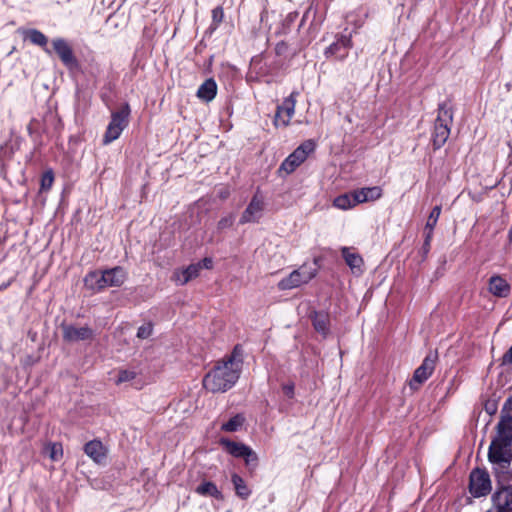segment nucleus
<instances>
[{
    "label": "nucleus",
    "mask_w": 512,
    "mask_h": 512,
    "mask_svg": "<svg viewBox=\"0 0 512 512\" xmlns=\"http://www.w3.org/2000/svg\"><path fill=\"white\" fill-rule=\"evenodd\" d=\"M436 355H427L422 364L415 370L412 379L409 382L410 388L416 390L422 385L433 373L436 363Z\"/></svg>",
    "instance_id": "nucleus-12"
},
{
    "label": "nucleus",
    "mask_w": 512,
    "mask_h": 512,
    "mask_svg": "<svg viewBox=\"0 0 512 512\" xmlns=\"http://www.w3.org/2000/svg\"><path fill=\"white\" fill-rule=\"evenodd\" d=\"M127 278V273L122 267H114L99 272L93 271L86 275L84 282L86 287L94 291H101L107 287H119Z\"/></svg>",
    "instance_id": "nucleus-2"
},
{
    "label": "nucleus",
    "mask_w": 512,
    "mask_h": 512,
    "mask_svg": "<svg viewBox=\"0 0 512 512\" xmlns=\"http://www.w3.org/2000/svg\"><path fill=\"white\" fill-rule=\"evenodd\" d=\"M352 36L353 32L347 33L346 30L338 34L335 41L325 49L324 54L326 58H335L339 61L345 60L353 46Z\"/></svg>",
    "instance_id": "nucleus-8"
},
{
    "label": "nucleus",
    "mask_w": 512,
    "mask_h": 512,
    "mask_svg": "<svg viewBox=\"0 0 512 512\" xmlns=\"http://www.w3.org/2000/svg\"><path fill=\"white\" fill-rule=\"evenodd\" d=\"M53 182H54L53 171L52 170L45 171L41 177V182H40L41 190L42 191L49 190L52 187Z\"/></svg>",
    "instance_id": "nucleus-34"
},
{
    "label": "nucleus",
    "mask_w": 512,
    "mask_h": 512,
    "mask_svg": "<svg viewBox=\"0 0 512 512\" xmlns=\"http://www.w3.org/2000/svg\"><path fill=\"white\" fill-rule=\"evenodd\" d=\"M45 452L48 453V456L52 461H59L63 456L62 445L58 442L47 444Z\"/></svg>",
    "instance_id": "nucleus-31"
},
{
    "label": "nucleus",
    "mask_w": 512,
    "mask_h": 512,
    "mask_svg": "<svg viewBox=\"0 0 512 512\" xmlns=\"http://www.w3.org/2000/svg\"><path fill=\"white\" fill-rule=\"evenodd\" d=\"M201 269H202L201 263L191 264L184 269L176 270L173 273L172 280L177 285H185L190 280L196 278L199 275V272L201 271Z\"/></svg>",
    "instance_id": "nucleus-16"
},
{
    "label": "nucleus",
    "mask_w": 512,
    "mask_h": 512,
    "mask_svg": "<svg viewBox=\"0 0 512 512\" xmlns=\"http://www.w3.org/2000/svg\"><path fill=\"white\" fill-rule=\"evenodd\" d=\"M137 373L134 370L130 369H123L118 371L117 379L115 380V383L117 385L122 383L131 382L136 378Z\"/></svg>",
    "instance_id": "nucleus-33"
},
{
    "label": "nucleus",
    "mask_w": 512,
    "mask_h": 512,
    "mask_svg": "<svg viewBox=\"0 0 512 512\" xmlns=\"http://www.w3.org/2000/svg\"><path fill=\"white\" fill-rule=\"evenodd\" d=\"M341 254L353 274L360 275L363 272V258L349 247H342Z\"/></svg>",
    "instance_id": "nucleus-17"
},
{
    "label": "nucleus",
    "mask_w": 512,
    "mask_h": 512,
    "mask_svg": "<svg viewBox=\"0 0 512 512\" xmlns=\"http://www.w3.org/2000/svg\"><path fill=\"white\" fill-rule=\"evenodd\" d=\"M219 443L227 453L236 458H241L249 448V446L243 443L235 442L227 438H221Z\"/></svg>",
    "instance_id": "nucleus-21"
},
{
    "label": "nucleus",
    "mask_w": 512,
    "mask_h": 512,
    "mask_svg": "<svg viewBox=\"0 0 512 512\" xmlns=\"http://www.w3.org/2000/svg\"><path fill=\"white\" fill-rule=\"evenodd\" d=\"M469 490L474 497L489 494L492 490L489 473L484 469H474L470 474Z\"/></svg>",
    "instance_id": "nucleus-9"
},
{
    "label": "nucleus",
    "mask_w": 512,
    "mask_h": 512,
    "mask_svg": "<svg viewBox=\"0 0 512 512\" xmlns=\"http://www.w3.org/2000/svg\"><path fill=\"white\" fill-rule=\"evenodd\" d=\"M217 94V84L214 79L205 80L197 90V97L205 102L212 101Z\"/></svg>",
    "instance_id": "nucleus-20"
},
{
    "label": "nucleus",
    "mask_w": 512,
    "mask_h": 512,
    "mask_svg": "<svg viewBox=\"0 0 512 512\" xmlns=\"http://www.w3.org/2000/svg\"><path fill=\"white\" fill-rule=\"evenodd\" d=\"M227 512H230V511H227Z\"/></svg>",
    "instance_id": "nucleus-43"
},
{
    "label": "nucleus",
    "mask_w": 512,
    "mask_h": 512,
    "mask_svg": "<svg viewBox=\"0 0 512 512\" xmlns=\"http://www.w3.org/2000/svg\"><path fill=\"white\" fill-rule=\"evenodd\" d=\"M264 207V197L259 192H256L242 213L239 223L246 224L258 222L263 215Z\"/></svg>",
    "instance_id": "nucleus-11"
},
{
    "label": "nucleus",
    "mask_w": 512,
    "mask_h": 512,
    "mask_svg": "<svg viewBox=\"0 0 512 512\" xmlns=\"http://www.w3.org/2000/svg\"><path fill=\"white\" fill-rule=\"evenodd\" d=\"M333 205L341 210H348L357 205L355 195L352 192L351 194H343L336 197L333 201Z\"/></svg>",
    "instance_id": "nucleus-27"
},
{
    "label": "nucleus",
    "mask_w": 512,
    "mask_h": 512,
    "mask_svg": "<svg viewBox=\"0 0 512 512\" xmlns=\"http://www.w3.org/2000/svg\"><path fill=\"white\" fill-rule=\"evenodd\" d=\"M497 437L493 440L500 444H506V446H512V423H498L497 425Z\"/></svg>",
    "instance_id": "nucleus-23"
},
{
    "label": "nucleus",
    "mask_w": 512,
    "mask_h": 512,
    "mask_svg": "<svg viewBox=\"0 0 512 512\" xmlns=\"http://www.w3.org/2000/svg\"><path fill=\"white\" fill-rule=\"evenodd\" d=\"M130 112L128 104L123 105L118 111L112 112L111 120L103 136L104 144H109L120 137L128 125Z\"/></svg>",
    "instance_id": "nucleus-6"
},
{
    "label": "nucleus",
    "mask_w": 512,
    "mask_h": 512,
    "mask_svg": "<svg viewBox=\"0 0 512 512\" xmlns=\"http://www.w3.org/2000/svg\"><path fill=\"white\" fill-rule=\"evenodd\" d=\"M245 422V418L241 414H237L221 425V430L225 432H236L241 429Z\"/></svg>",
    "instance_id": "nucleus-28"
},
{
    "label": "nucleus",
    "mask_w": 512,
    "mask_h": 512,
    "mask_svg": "<svg viewBox=\"0 0 512 512\" xmlns=\"http://www.w3.org/2000/svg\"><path fill=\"white\" fill-rule=\"evenodd\" d=\"M312 324L318 333L326 336L329 332V315L325 312H315L312 317Z\"/></svg>",
    "instance_id": "nucleus-24"
},
{
    "label": "nucleus",
    "mask_w": 512,
    "mask_h": 512,
    "mask_svg": "<svg viewBox=\"0 0 512 512\" xmlns=\"http://www.w3.org/2000/svg\"><path fill=\"white\" fill-rule=\"evenodd\" d=\"M25 38L28 39L31 43L38 45L40 47H46L48 43L47 37L37 29H29L25 32Z\"/></svg>",
    "instance_id": "nucleus-29"
},
{
    "label": "nucleus",
    "mask_w": 512,
    "mask_h": 512,
    "mask_svg": "<svg viewBox=\"0 0 512 512\" xmlns=\"http://www.w3.org/2000/svg\"><path fill=\"white\" fill-rule=\"evenodd\" d=\"M224 13L221 7H216L212 10V18L216 23H220L223 19Z\"/></svg>",
    "instance_id": "nucleus-38"
},
{
    "label": "nucleus",
    "mask_w": 512,
    "mask_h": 512,
    "mask_svg": "<svg viewBox=\"0 0 512 512\" xmlns=\"http://www.w3.org/2000/svg\"><path fill=\"white\" fill-rule=\"evenodd\" d=\"M84 452L95 463L102 464L106 460L108 449L100 440L94 439L84 445Z\"/></svg>",
    "instance_id": "nucleus-15"
},
{
    "label": "nucleus",
    "mask_w": 512,
    "mask_h": 512,
    "mask_svg": "<svg viewBox=\"0 0 512 512\" xmlns=\"http://www.w3.org/2000/svg\"><path fill=\"white\" fill-rule=\"evenodd\" d=\"M241 458H244L246 465H257L258 456L250 447Z\"/></svg>",
    "instance_id": "nucleus-36"
},
{
    "label": "nucleus",
    "mask_w": 512,
    "mask_h": 512,
    "mask_svg": "<svg viewBox=\"0 0 512 512\" xmlns=\"http://www.w3.org/2000/svg\"><path fill=\"white\" fill-rule=\"evenodd\" d=\"M298 95L299 93L297 91H293L283 100L282 104L277 107L274 118L275 126L286 127L290 123V120L295 113V106Z\"/></svg>",
    "instance_id": "nucleus-10"
},
{
    "label": "nucleus",
    "mask_w": 512,
    "mask_h": 512,
    "mask_svg": "<svg viewBox=\"0 0 512 512\" xmlns=\"http://www.w3.org/2000/svg\"><path fill=\"white\" fill-rule=\"evenodd\" d=\"M488 459L496 474L507 473L511 466V446L492 441L488 451Z\"/></svg>",
    "instance_id": "nucleus-5"
},
{
    "label": "nucleus",
    "mask_w": 512,
    "mask_h": 512,
    "mask_svg": "<svg viewBox=\"0 0 512 512\" xmlns=\"http://www.w3.org/2000/svg\"><path fill=\"white\" fill-rule=\"evenodd\" d=\"M489 292L499 298H505L510 294L509 283L500 275H493L488 281Z\"/></svg>",
    "instance_id": "nucleus-18"
},
{
    "label": "nucleus",
    "mask_w": 512,
    "mask_h": 512,
    "mask_svg": "<svg viewBox=\"0 0 512 512\" xmlns=\"http://www.w3.org/2000/svg\"><path fill=\"white\" fill-rule=\"evenodd\" d=\"M153 331L152 325L150 323L144 324L138 328L137 337L140 339H147L151 336Z\"/></svg>",
    "instance_id": "nucleus-35"
},
{
    "label": "nucleus",
    "mask_w": 512,
    "mask_h": 512,
    "mask_svg": "<svg viewBox=\"0 0 512 512\" xmlns=\"http://www.w3.org/2000/svg\"><path fill=\"white\" fill-rule=\"evenodd\" d=\"M199 263L202 264V269L203 268H206V269H211L212 268V265H213V261L211 258H204L202 261H200Z\"/></svg>",
    "instance_id": "nucleus-40"
},
{
    "label": "nucleus",
    "mask_w": 512,
    "mask_h": 512,
    "mask_svg": "<svg viewBox=\"0 0 512 512\" xmlns=\"http://www.w3.org/2000/svg\"><path fill=\"white\" fill-rule=\"evenodd\" d=\"M53 49L67 67H74L77 60L69 43L63 38H56L52 41Z\"/></svg>",
    "instance_id": "nucleus-14"
},
{
    "label": "nucleus",
    "mask_w": 512,
    "mask_h": 512,
    "mask_svg": "<svg viewBox=\"0 0 512 512\" xmlns=\"http://www.w3.org/2000/svg\"><path fill=\"white\" fill-rule=\"evenodd\" d=\"M362 24H363V21H362V20H360V21L358 22V24L356 25V28L361 27V26H362Z\"/></svg>",
    "instance_id": "nucleus-42"
},
{
    "label": "nucleus",
    "mask_w": 512,
    "mask_h": 512,
    "mask_svg": "<svg viewBox=\"0 0 512 512\" xmlns=\"http://www.w3.org/2000/svg\"><path fill=\"white\" fill-rule=\"evenodd\" d=\"M440 214H441V206H438V205L435 206L429 214V217H428V220L426 223V227H425L426 229L429 230L426 240H425L426 245H429L432 230L434 229L435 225L437 224Z\"/></svg>",
    "instance_id": "nucleus-30"
},
{
    "label": "nucleus",
    "mask_w": 512,
    "mask_h": 512,
    "mask_svg": "<svg viewBox=\"0 0 512 512\" xmlns=\"http://www.w3.org/2000/svg\"><path fill=\"white\" fill-rule=\"evenodd\" d=\"M499 423H512V396L504 402Z\"/></svg>",
    "instance_id": "nucleus-32"
},
{
    "label": "nucleus",
    "mask_w": 512,
    "mask_h": 512,
    "mask_svg": "<svg viewBox=\"0 0 512 512\" xmlns=\"http://www.w3.org/2000/svg\"><path fill=\"white\" fill-rule=\"evenodd\" d=\"M63 339L67 342H77L91 339L93 330L88 326L62 325Z\"/></svg>",
    "instance_id": "nucleus-13"
},
{
    "label": "nucleus",
    "mask_w": 512,
    "mask_h": 512,
    "mask_svg": "<svg viewBox=\"0 0 512 512\" xmlns=\"http://www.w3.org/2000/svg\"><path fill=\"white\" fill-rule=\"evenodd\" d=\"M243 364V353L236 345L231 354L226 355L204 376L203 387L212 393H224L238 381Z\"/></svg>",
    "instance_id": "nucleus-1"
},
{
    "label": "nucleus",
    "mask_w": 512,
    "mask_h": 512,
    "mask_svg": "<svg viewBox=\"0 0 512 512\" xmlns=\"http://www.w3.org/2000/svg\"><path fill=\"white\" fill-rule=\"evenodd\" d=\"M357 204L375 201L382 196V189L379 186L364 187L353 191Z\"/></svg>",
    "instance_id": "nucleus-19"
},
{
    "label": "nucleus",
    "mask_w": 512,
    "mask_h": 512,
    "mask_svg": "<svg viewBox=\"0 0 512 512\" xmlns=\"http://www.w3.org/2000/svg\"><path fill=\"white\" fill-rule=\"evenodd\" d=\"M233 223H234V216L228 215V216L221 218L218 221L217 228L219 230H224V229L230 228L233 225Z\"/></svg>",
    "instance_id": "nucleus-37"
},
{
    "label": "nucleus",
    "mask_w": 512,
    "mask_h": 512,
    "mask_svg": "<svg viewBox=\"0 0 512 512\" xmlns=\"http://www.w3.org/2000/svg\"><path fill=\"white\" fill-rule=\"evenodd\" d=\"M282 390L287 397L293 398V396H294V384L293 383L284 384L282 386Z\"/></svg>",
    "instance_id": "nucleus-39"
},
{
    "label": "nucleus",
    "mask_w": 512,
    "mask_h": 512,
    "mask_svg": "<svg viewBox=\"0 0 512 512\" xmlns=\"http://www.w3.org/2000/svg\"><path fill=\"white\" fill-rule=\"evenodd\" d=\"M496 510L512 512V489H503L495 496Z\"/></svg>",
    "instance_id": "nucleus-22"
},
{
    "label": "nucleus",
    "mask_w": 512,
    "mask_h": 512,
    "mask_svg": "<svg viewBox=\"0 0 512 512\" xmlns=\"http://www.w3.org/2000/svg\"><path fill=\"white\" fill-rule=\"evenodd\" d=\"M196 493L201 496H212L216 499H222V493L217 486L210 481L203 482L196 488Z\"/></svg>",
    "instance_id": "nucleus-26"
},
{
    "label": "nucleus",
    "mask_w": 512,
    "mask_h": 512,
    "mask_svg": "<svg viewBox=\"0 0 512 512\" xmlns=\"http://www.w3.org/2000/svg\"><path fill=\"white\" fill-rule=\"evenodd\" d=\"M317 265V260L315 259L312 264L304 263L298 269L293 270L288 276L278 282L279 290H291L307 284L317 275Z\"/></svg>",
    "instance_id": "nucleus-4"
},
{
    "label": "nucleus",
    "mask_w": 512,
    "mask_h": 512,
    "mask_svg": "<svg viewBox=\"0 0 512 512\" xmlns=\"http://www.w3.org/2000/svg\"><path fill=\"white\" fill-rule=\"evenodd\" d=\"M218 196H219L221 199H226V198L229 196V190H228V189H221V190L218 192Z\"/></svg>",
    "instance_id": "nucleus-41"
},
{
    "label": "nucleus",
    "mask_w": 512,
    "mask_h": 512,
    "mask_svg": "<svg viewBox=\"0 0 512 512\" xmlns=\"http://www.w3.org/2000/svg\"><path fill=\"white\" fill-rule=\"evenodd\" d=\"M313 140H306L298 146L285 160L281 163L279 171L291 174L294 172L315 150Z\"/></svg>",
    "instance_id": "nucleus-7"
},
{
    "label": "nucleus",
    "mask_w": 512,
    "mask_h": 512,
    "mask_svg": "<svg viewBox=\"0 0 512 512\" xmlns=\"http://www.w3.org/2000/svg\"><path fill=\"white\" fill-rule=\"evenodd\" d=\"M453 122V111L447 103L438 106V115L434 123L432 142L434 149L441 148L449 138L450 127Z\"/></svg>",
    "instance_id": "nucleus-3"
},
{
    "label": "nucleus",
    "mask_w": 512,
    "mask_h": 512,
    "mask_svg": "<svg viewBox=\"0 0 512 512\" xmlns=\"http://www.w3.org/2000/svg\"><path fill=\"white\" fill-rule=\"evenodd\" d=\"M236 495L241 499H247L251 495V490L244 481V479L238 474L234 473L231 476Z\"/></svg>",
    "instance_id": "nucleus-25"
}]
</instances>
